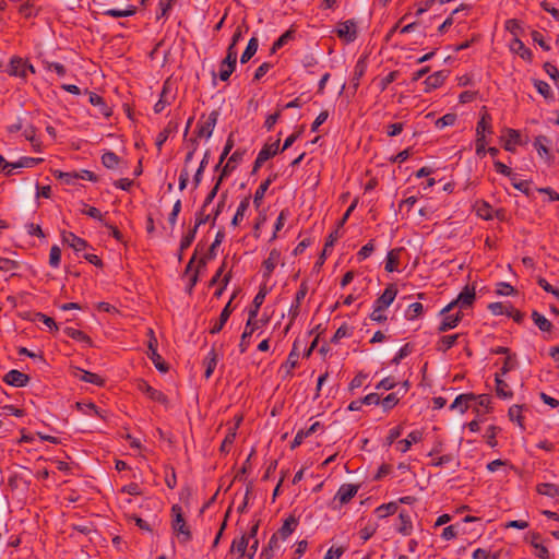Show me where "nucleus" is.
Returning <instances> with one entry per match:
<instances>
[{"label":"nucleus","instance_id":"nucleus-16","mask_svg":"<svg viewBox=\"0 0 559 559\" xmlns=\"http://www.w3.org/2000/svg\"><path fill=\"white\" fill-rule=\"evenodd\" d=\"M447 78L448 73L444 70L437 71L431 75L427 76V79L424 82L425 92H430L432 90L440 87L444 83Z\"/></svg>","mask_w":559,"mask_h":559},{"label":"nucleus","instance_id":"nucleus-59","mask_svg":"<svg viewBox=\"0 0 559 559\" xmlns=\"http://www.w3.org/2000/svg\"><path fill=\"white\" fill-rule=\"evenodd\" d=\"M455 121H456V115L449 112V114H445L444 116H442L441 118H439L435 124H436L437 129L441 130L445 127L453 126L455 123Z\"/></svg>","mask_w":559,"mask_h":559},{"label":"nucleus","instance_id":"nucleus-40","mask_svg":"<svg viewBox=\"0 0 559 559\" xmlns=\"http://www.w3.org/2000/svg\"><path fill=\"white\" fill-rule=\"evenodd\" d=\"M461 334L444 335L437 343V350L447 353L454 346Z\"/></svg>","mask_w":559,"mask_h":559},{"label":"nucleus","instance_id":"nucleus-19","mask_svg":"<svg viewBox=\"0 0 559 559\" xmlns=\"http://www.w3.org/2000/svg\"><path fill=\"white\" fill-rule=\"evenodd\" d=\"M27 61L21 57H13L10 61L8 73L12 76L26 78Z\"/></svg>","mask_w":559,"mask_h":559},{"label":"nucleus","instance_id":"nucleus-6","mask_svg":"<svg viewBox=\"0 0 559 559\" xmlns=\"http://www.w3.org/2000/svg\"><path fill=\"white\" fill-rule=\"evenodd\" d=\"M493 133L492 118L486 107L480 110V117L476 126V139L486 140V135Z\"/></svg>","mask_w":559,"mask_h":559},{"label":"nucleus","instance_id":"nucleus-60","mask_svg":"<svg viewBox=\"0 0 559 559\" xmlns=\"http://www.w3.org/2000/svg\"><path fill=\"white\" fill-rule=\"evenodd\" d=\"M424 311V307L420 302H413L408 306L406 310L407 320H415L418 318Z\"/></svg>","mask_w":559,"mask_h":559},{"label":"nucleus","instance_id":"nucleus-5","mask_svg":"<svg viewBox=\"0 0 559 559\" xmlns=\"http://www.w3.org/2000/svg\"><path fill=\"white\" fill-rule=\"evenodd\" d=\"M219 112L218 110H213L209 114V116L205 118L204 115L201 116L200 121L198 123L197 128V136L198 138H211L214 128L217 123Z\"/></svg>","mask_w":559,"mask_h":559},{"label":"nucleus","instance_id":"nucleus-49","mask_svg":"<svg viewBox=\"0 0 559 559\" xmlns=\"http://www.w3.org/2000/svg\"><path fill=\"white\" fill-rule=\"evenodd\" d=\"M522 409L523 407L521 405H512L509 408L508 416L510 420L516 421L521 429H525L523 424Z\"/></svg>","mask_w":559,"mask_h":559},{"label":"nucleus","instance_id":"nucleus-32","mask_svg":"<svg viewBox=\"0 0 559 559\" xmlns=\"http://www.w3.org/2000/svg\"><path fill=\"white\" fill-rule=\"evenodd\" d=\"M399 519H400L401 524L396 528L397 532L404 536L411 535L412 531H413V523H412L409 514L405 511H402L399 514Z\"/></svg>","mask_w":559,"mask_h":559},{"label":"nucleus","instance_id":"nucleus-8","mask_svg":"<svg viewBox=\"0 0 559 559\" xmlns=\"http://www.w3.org/2000/svg\"><path fill=\"white\" fill-rule=\"evenodd\" d=\"M397 295V288L394 284H389L384 292L376 299L373 306L379 310L388 309Z\"/></svg>","mask_w":559,"mask_h":559},{"label":"nucleus","instance_id":"nucleus-24","mask_svg":"<svg viewBox=\"0 0 559 559\" xmlns=\"http://www.w3.org/2000/svg\"><path fill=\"white\" fill-rule=\"evenodd\" d=\"M496 394L502 400H509L513 396V391L509 388L508 383L502 380L499 373L495 377Z\"/></svg>","mask_w":559,"mask_h":559},{"label":"nucleus","instance_id":"nucleus-35","mask_svg":"<svg viewBox=\"0 0 559 559\" xmlns=\"http://www.w3.org/2000/svg\"><path fill=\"white\" fill-rule=\"evenodd\" d=\"M341 237L340 235V231H338V228H336L335 230H333L329 237L326 238L325 240V243H324V247H323V250L319 257V262L320 263H323L325 258H326V254L329 253V251L331 250V248H333L334 243L337 241V239Z\"/></svg>","mask_w":559,"mask_h":559},{"label":"nucleus","instance_id":"nucleus-22","mask_svg":"<svg viewBox=\"0 0 559 559\" xmlns=\"http://www.w3.org/2000/svg\"><path fill=\"white\" fill-rule=\"evenodd\" d=\"M88 96H90L88 97L90 103L93 106L98 107L99 114H102L105 117L111 116L110 107L106 104L105 99L100 95H98L94 92H90Z\"/></svg>","mask_w":559,"mask_h":559},{"label":"nucleus","instance_id":"nucleus-62","mask_svg":"<svg viewBox=\"0 0 559 559\" xmlns=\"http://www.w3.org/2000/svg\"><path fill=\"white\" fill-rule=\"evenodd\" d=\"M236 439V429H230L228 431V433L225 436L222 444H221V452H225V453H228L229 452V448L231 447V444L234 443Z\"/></svg>","mask_w":559,"mask_h":559},{"label":"nucleus","instance_id":"nucleus-29","mask_svg":"<svg viewBox=\"0 0 559 559\" xmlns=\"http://www.w3.org/2000/svg\"><path fill=\"white\" fill-rule=\"evenodd\" d=\"M507 139L503 144V148L509 152H513L515 145L521 143V134L518 130L507 129Z\"/></svg>","mask_w":559,"mask_h":559},{"label":"nucleus","instance_id":"nucleus-39","mask_svg":"<svg viewBox=\"0 0 559 559\" xmlns=\"http://www.w3.org/2000/svg\"><path fill=\"white\" fill-rule=\"evenodd\" d=\"M259 47V40L257 37H251L248 45L240 57L241 63H247L257 52Z\"/></svg>","mask_w":559,"mask_h":559},{"label":"nucleus","instance_id":"nucleus-61","mask_svg":"<svg viewBox=\"0 0 559 559\" xmlns=\"http://www.w3.org/2000/svg\"><path fill=\"white\" fill-rule=\"evenodd\" d=\"M61 261V250L55 245L50 248L49 252V265L53 269L59 267Z\"/></svg>","mask_w":559,"mask_h":559},{"label":"nucleus","instance_id":"nucleus-46","mask_svg":"<svg viewBox=\"0 0 559 559\" xmlns=\"http://www.w3.org/2000/svg\"><path fill=\"white\" fill-rule=\"evenodd\" d=\"M135 8L133 5H129L124 10L119 9H108L104 12V15L111 16V17H127L132 16L135 14Z\"/></svg>","mask_w":559,"mask_h":559},{"label":"nucleus","instance_id":"nucleus-4","mask_svg":"<svg viewBox=\"0 0 559 559\" xmlns=\"http://www.w3.org/2000/svg\"><path fill=\"white\" fill-rule=\"evenodd\" d=\"M147 336H148V343H147V347H148V352H147V356L148 358L152 360V362L154 364L155 368L165 373L169 370V366L168 364L162 358V356L157 353V338L154 334V331L152 329H148L147 331Z\"/></svg>","mask_w":559,"mask_h":559},{"label":"nucleus","instance_id":"nucleus-3","mask_svg":"<svg viewBox=\"0 0 559 559\" xmlns=\"http://www.w3.org/2000/svg\"><path fill=\"white\" fill-rule=\"evenodd\" d=\"M475 298H476V296H475V288L474 287L471 288L469 286H465L464 289L459 294L456 299H454L449 305H447L440 311V313L441 314L448 313V312H450L455 307H459L460 309L471 308L473 306L474 301H475Z\"/></svg>","mask_w":559,"mask_h":559},{"label":"nucleus","instance_id":"nucleus-42","mask_svg":"<svg viewBox=\"0 0 559 559\" xmlns=\"http://www.w3.org/2000/svg\"><path fill=\"white\" fill-rule=\"evenodd\" d=\"M102 164L108 169H115L120 164V157L116 153L107 151L102 155Z\"/></svg>","mask_w":559,"mask_h":559},{"label":"nucleus","instance_id":"nucleus-51","mask_svg":"<svg viewBox=\"0 0 559 559\" xmlns=\"http://www.w3.org/2000/svg\"><path fill=\"white\" fill-rule=\"evenodd\" d=\"M533 83L535 88L542 96H544L546 99H554V94L547 82L542 80H534Z\"/></svg>","mask_w":559,"mask_h":559},{"label":"nucleus","instance_id":"nucleus-27","mask_svg":"<svg viewBox=\"0 0 559 559\" xmlns=\"http://www.w3.org/2000/svg\"><path fill=\"white\" fill-rule=\"evenodd\" d=\"M75 376L79 377L80 380L95 384L97 386H103L105 383V380L99 374L80 368L78 369V373H75Z\"/></svg>","mask_w":559,"mask_h":559},{"label":"nucleus","instance_id":"nucleus-2","mask_svg":"<svg viewBox=\"0 0 559 559\" xmlns=\"http://www.w3.org/2000/svg\"><path fill=\"white\" fill-rule=\"evenodd\" d=\"M171 514L174 516L171 523L174 532L178 535L180 543L187 544L192 539V533L183 519L182 508L179 504H174Z\"/></svg>","mask_w":559,"mask_h":559},{"label":"nucleus","instance_id":"nucleus-30","mask_svg":"<svg viewBox=\"0 0 559 559\" xmlns=\"http://www.w3.org/2000/svg\"><path fill=\"white\" fill-rule=\"evenodd\" d=\"M549 142L546 135H538L535 138L534 147L536 148L538 155L544 157L546 160L550 159V153L547 147V143Z\"/></svg>","mask_w":559,"mask_h":559},{"label":"nucleus","instance_id":"nucleus-56","mask_svg":"<svg viewBox=\"0 0 559 559\" xmlns=\"http://www.w3.org/2000/svg\"><path fill=\"white\" fill-rule=\"evenodd\" d=\"M19 12L25 19H29L32 16L37 15V11L34 8L33 0H27L26 2L22 3L19 8Z\"/></svg>","mask_w":559,"mask_h":559},{"label":"nucleus","instance_id":"nucleus-25","mask_svg":"<svg viewBox=\"0 0 559 559\" xmlns=\"http://www.w3.org/2000/svg\"><path fill=\"white\" fill-rule=\"evenodd\" d=\"M402 248L392 249L386 254L385 266L384 270L389 273L397 270L400 264V254L402 252Z\"/></svg>","mask_w":559,"mask_h":559},{"label":"nucleus","instance_id":"nucleus-20","mask_svg":"<svg viewBox=\"0 0 559 559\" xmlns=\"http://www.w3.org/2000/svg\"><path fill=\"white\" fill-rule=\"evenodd\" d=\"M443 316H444V318H443L442 322L440 323V325L438 326V331L440 333L447 332L449 330L456 328L457 324L460 323V321L462 320V314L460 311L455 314H449V312L443 313Z\"/></svg>","mask_w":559,"mask_h":559},{"label":"nucleus","instance_id":"nucleus-55","mask_svg":"<svg viewBox=\"0 0 559 559\" xmlns=\"http://www.w3.org/2000/svg\"><path fill=\"white\" fill-rule=\"evenodd\" d=\"M24 138L32 143V146L37 150L40 145L39 140L36 138V129L34 126L28 124L23 129Z\"/></svg>","mask_w":559,"mask_h":559},{"label":"nucleus","instance_id":"nucleus-15","mask_svg":"<svg viewBox=\"0 0 559 559\" xmlns=\"http://www.w3.org/2000/svg\"><path fill=\"white\" fill-rule=\"evenodd\" d=\"M474 400H476V394L474 393L460 394L450 405V409H459L461 414H464L468 409L471 402Z\"/></svg>","mask_w":559,"mask_h":559},{"label":"nucleus","instance_id":"nucleus-58","mask_svg":"<svg viewBox=\"0 0 559 559\" xmlns=\"http://www.w3.org/2000/svg\"><path fill=\"white\" fill-rule=\"evenodd\" d=\"M225 234L223 230L216 233L215 239L212 242L209 251L205 253L207 259H214L216 255V248L223 242Z\"/></svg>","mask_w":559,"mask_h":559},{"label":"nucleus","instance_id":"nucleus-64","mask_svg":"<svg viewBox=\"0 0 559 559\" xmlns=\"http://www.w3.org/2000/svg\"><path fill=\"white\" fill-rule=\"evenodd\" d=\"M545 72L556 82V83H559V70L558 68L550 63V62H545L544 66H543Z\"/></svg>","mask_w":559,"mask_h":559},{"label":"nucleus","instance_id":"nucleus-13","mask_svg":"<svg viewBox=\"0 0 559 559\" xmlns=\"http://www.w3.org/2000/svg\"><path fill=\"white\" fill-rule=\"evenodd\" d=\"M308 293V284L304 281L295 296V302L289 309L290 323L298 317L300 310V304Z\"/></svg>","mask_w":559,"mask_h":559},{"label":"nucleus","instance_id":"nucleus-53","mask_svg":"<svg viewBox=\"0 0 559 559\" xmlns=\"http://www.w3.org/2000/svg\"><path fill=\"white\" fill-rule=\"evenodd\" d=\"M476 213L480 218H483L485 221H490L493 218V209L489 203H487L485 201H483L477 206Z\"/></svg>","mask_w":559,"mask_h":559},{"label":"nucleus","instance_id":"nucleus-11","mask_svg":"<svg viewBox=\"0 0 559 559\" xmlns=\"http://www.w3.org/2000/svg\"><path fill=\"white\" fill-rule=\"evenodd\" d=\"M358 489L359 485L343 484L338 488L334 499H337L341 504H346L356 496Z\"/></svg>","mask_w":559,"mask_h":559},{"label":"nucleus","instance_id":"nucleus-21","mask_svg":"<svg viewBox=\"0 0 559 559\" xmlns=\"http://www.w3.org/2000/svg\"><path fill=\"white\" fill-rule=\"evenodd\" d=\"M423 439V432L419 430H414L408 433L405 439H402L397 442V449L405 453L407 452L413 443H417Z\"/></svg>","mask_w":559,"mask_h":559},{"label":"nucleus","instance_id":"nucleus-33","mask_svg":"<svg viewBox=\"0 0 559 559\" xmlns=\"http://www.w3.org/2000/svg\"><path fill=\"white\" fill-rule=\"evenodd\" d=\"M178 121L170 120L165 127V129L157 135L156 145L160 148L162 145L167 141L169 134L176 132L178 130Z\"/></svg>","mask_w":559,"mask_h":559},{"label":"nucleus","instance_id":"nucleus-43","mask_svg":"<svg viewBox=\"0 0 559 559\" xmlns=\"http://www.w3.org/2000/svg\"><path fill=\"white\" fill-rule=\"evenodd\" d=\"M396 511H397V503L392 501L389 503H383V504L379 506L378 508H376L374 513L377 514V516L379 519H384L389 515L394 514Z\"/></svg>","mask_w":559,"mask_h":559},{"label":"nucleus","instance_id":"nucleus-23","mask_svg":"<svg viewBox=\"0 0 559 559\" xmlns=\"http://www.w3.org/2000/svg\"><path fill=\"white\" fill-rule=\"evenodd\" d=\"M319 427H320V423H319V421H316V423H313V424H312L308 429H306V430L300 429V430L296 433V436H295L294 440L292 441V443H290V449H292V450H294V449H296L297 447H299V445L302 443V441H304L307 437H309V436H311L312 433H314V432L318 430V428H319Z\"/></svg>","mask_w":559,"mask_h":559},{"label":"nucleus","instance_id":"nucleus-1","mask_svg":"<svg viewBox=\"0 0 559 559\" xmlns=\"http://www.w3.org/2000/svg\"><path fill=\"white\" fill-rule=\"evenodd\" d=\"M225 200H226V193H223L221 195V200L218 201V203L212 214H204L203 211L197 212L194 226L189 229L187 235H185L180 241L179 249L181 252H183L191 246V243L193 242V240L195 238L198 228L201 225H203L210 221H211L212 226L215 225L217 217L219 216V214L222 213V211L224 209Z\"/></svg>","mask_w":559,"mask_h":559},{"label":"nucleus","instance_id":"nucleus-37","mask_svg":"<svg viewBox=\"0 0 559 559\" xmlns=\"http://www.w3.org/2000/svg\"><path fill=\"white\" fill-rule=\"evenodd\" d=\"M299 353L297 350L296 343H294L293 349L288 354V357L282 368L286 369V374L292 377V370L298 365Z\"/></svg>","mask_w":559,"mask_h":559},{"label":"nucleus","instance_id":"nucleus-28","mask_svg":"<svg viewBox=\"0 0 559 559\" xmlns=\"http://www.w3.org/2000/svg\"><path fill=\"white\" fill-rule=\"evenodd\" d=\"M510 48L512 51L518 53L522 59L527 60V61L532 60V57H533L532 51L525 47L524 43L521 39L514 38L511 41Z\"/></svg>","mask_w":559,"mask_h":559},{"label":"nucleus","instance_id":"nucleus-36","mask_svg":"<svg viewBox=\"0 0 559 559\" xmlns=\"http://www.w3.org/2000/svg\"><path fill=\"white\" fill-rule=\"evenodd\" d=\"M532 320L542 332H551L554 326L552 323L538 311L534 310L532 312Z\"/></svg>","mask_w":559,"mask_h":559},{"label":"nucleus","instance_id":"nucleus-45","mask_svg":"<svg viewBox=\"0 0 559 559\" xmlns=\"http://www.w3.org/2000/svg\"><path fill=\"white\" fill-rule=\"evenodd\" d=\"M295 37V29L289 28L284 34H282L272 45V52H275L276 50L281 49L284 45H286L289 40L294 39Z\"/></svg>","mask_w":559,"mask_h":559},{"label":"nucleus","instance_id":"nucleus-57","mask_svg":"<svg viewBox=\"0 0 559 559\" xmlns=\"http://www.w3.org/2000/svg\"><path fill=\"white\" fill-rule=\"evenodd\" d=\"M53 176L57 179H60L66 185H74L76 179V171H61V170H55Z\"/></svg>","mask_w":559,"mask_h":559},{"label":"nucleus","instance_id":"nucleus-18","mask_svg":"<svg viewBox=\"0 0 559 559\" xmlns=\"http://www.w3.org/2000/svg\"><path fill=\"white\" fill-rule=\"evenodd\" d=\"M255 329H257V321L248 319L246 326H245V331L241 335L240 343H239V349H240L241 354L247 352V349L250 345V337H251L252 333L255 331Z\"/></svg>","mask_w":559,"mask_h":559},{"label":"nucleus","instance_id":"nucleus-10","mask_svg":"<svg viewBox=\"0 0 559 559\" xmlns=\"http://www.w3.org/2000/svg\"><path fill=\"white\" fill-rule=\"evenodd\" d=\"M236 294L234 293L229 301L226 304V306L223 308L218 320L215 321L213 326L210 329L211 334H216L222 331L226 322L228 321L234 308L231 307V302L235 299Z\"/></svg>","mask_w":559,"mask_h":559},{"label":"nucleus","instance_id":"nucleus-31","mask_svg":"<svg viewBox=\"0 0 559 559\" xmlns=\"http://www.w3.org/2000/svg\"><path fill=\"white\" fill-rule=\"evenodd\" d=\"M265 296H266V290L264 288H261L252 301V306L249 309V318L248 319L255 320V318L259 313V310L265 299Z\"/></svg>","mask_w":559,"mask_h":559},{"label":"nucleus","instance_id":"nucleus-50","mask_svg":"<svg viewBox=\"0 0 559 559\" xmlns=\"http://www.w3.org/2000/svg\"><path fill=\"white\" fill-rule=\"evenodd\" d=\"M216 365H217V356L215 354V350L212 349L205 358L206 368H205L204 377L206 379H209L213 374Z\"/></svg>","mask_w":559,"mask_h":559},{"label":"nucleus","instance_id":"nucleus-12","mask_svg":"<svg viewBox=\"0 0 559 559\" xmlns=\"http://www.w3.org/2000/svg\"><path fill=\"white\" fill-rule=\"evenodd\" d=\"M3 381L9 385L23 388L28 383L29 377L26 373L12 369L5 373Z\"/></svg>","mask_w":559,"mask_h":559},{"label":"nucleus","instance_id":"nucleus-54","mask_svg":"<svg viewBox=\"0 0 559 559\" xmlns=\"http://www.w3.org/2000/svg\"><path fill=\"white\" fill-rule=\"evenodd\" d=\"M559 490V486H556L554 484L543 483L537 485V492L543 496L548 497H557Z\"/></svg>","mask_w":559,"mask_h":559},{"label":"nucleus","instance_id":"nucleus-34","mask_svg":"<svg viewBox=\"0 0 559 559\" xmlns=\"http://www.w3.org/2000/svg\"><path fill=\"white\" fill-rule=\"evenodd\" d=\"M250 206V197H245L238 207H237V211H236V214L234 215L233 219H231V226L236 227L239 225V223L243 219V216H245V213L247 212V210L249 209Z\"/></svg>","mask_w":559,"mask_h":559},{"label":"nucleus","instance_id":"nucleus-7","mask_svg":"<svg viewBox=\"0 0 559 559\" xmlns=\"http://www.w3.org/2000/svg\"><path fill=\"white\" fill-rule=\"evenodd\" d=\"M336 34L346 43H353L357 38V23L354 20L340 22Z\"/></svg>","mask_w":559,"mask_h":559},{"label":"nucleus","instance_id":"nucleus-63","mask_svg":"<svg viewBox=\"0 0 559 559\" xmlns=\"http://www.w3.org/2000/svg\"><path fill=\"white\" fill-rule=\"evenodd\" d=\"M377 524H368L359 531V536L362 542L370 539L377 531Z\"/></svg>","mask_w":559,"mask_h":559},{"label":"nucleus","instance_id":"nucleus-14","mask_svg":"<svg viewBox=\"0 0 559 559\" xmlns=\"http://www.w3.org/2000/svg\"><path fill=\"white\" fill-rule=\"evenodd\" d=\"M63 242L68 243L74 251L80 252L85 250L88 247V243L85 239L76 236L71 231L62 233Z\"/></svg>","mask_w":559,"mask_h":559},{"label":"nucleus","instance_id":"nucleus-44","mask_svg":"<svg viewBox=\"0 0 559 559\" xmlns=\"http://www.w3.org/2000/svg\"><path fill=\"white\" fill-rule=\"evenodd\" d=\"M63 333H64L67 336L71 337V338H73V340H75V341H79V342H85V343H87L88 345H91V344H92V340H91V337H90L88 335H86V334H85L83 331H81V330H76V329H74V328H70V326H68V328H66V329L63 330Z\"/></svg>","mask_w":559,"mask_h":559},{"label":"nucleus","instance_id":"nucleus-47","mask_svg":"<svg viewBox=\"0 0 559 559\" xmlns=\"http://www.w3.org/2000/svg\"><path fill=\"white\" fill-rule=\"evenodd\" d=\"M32 321L43 322L51 332H57L59 330L55 320L41 312H35Z\"/></svg>","mask_w":559,"mask_h":559},{"label":"nucleus","instance_id":"nucleus-9","mask_svg":"<svg viewBox=\"0 0 559 559\" xmlns=\"http://www.w3.org/2000/svg\"><path fill=\"white\" fill-rule=\"evenodd\" d=\"M136 388L139 391L146 394L154 402L164 405L168 403L167 396L162 391L154 389L144 380H139Z\"/></svg>","mask_w":559,"mask_h":559},{"label":"nucleus","instance_id":"nucleus-48","mask_svg":"<svg viewBox=\"0 0 559 559\" xmlns=\"http://www.w3.org/2000/svg\"><path fill=\"white\" fill-rule=\"evenodd\" d=\"M401 397L399 396V392H393L388 394L384 399H382L380 405L382 406L384 412H389L390 409L397 405Z\"/></svg>","mask_w":559,"mask_h":559},{"label":"nucleus","instance_id":"nucleus-26","mask_svg":"<svg viewBox=\"0 0 559 559\" xmlns=\"http://www.w3.org/2000/svg\"><path fill=\"white\" fill-rule=\"evenodd\" d=\"M298 520L294 515H289L281 526V528L277 531V535L282 539H286L297 527Z\"/></svg>","mask_w":559,"mask_h":559},{"label":"nucleus","instance_id":"nucleus-52","mask_svg":"<svg viewBox=\"0 0 559 559\" xmlns=\"http://www.w3.org/2000/svg\"><path fill=\"white\" fill-rule=\"evenodd\" d=\"M539 537H540V535L538 533H533L531 544L534 548L537 549V556L539 558L549 559V551H548L547 547H545L544 545H542L537 542L539 539Z\"/></svg>","mask_w":559,"mask_h":559},{"label":"nucleus","instance_id":"nucleus-41","mask_svg":"<svg viewBox=\"0 0 559 559\" xmlns=\"http://www.w3.org/2000/svg\"><path fill=\"white\" fill-rule=\"evenodd\" d=\"M248 545L249 537H247L246 534H242L240 538L233 540L230 551H237L239 554V557H243L247 554Z\"/></svg>","mask_w":559,"mask_h":559},{"label":"nucleus","instance_id":"nucleus-38","mask_svg":"<svg viewBox=\"0 0 559 559\" xmlns=\"http://www.w3.org/2000/svg\"><path fill=\"white\" fill-rule=\"evenodd\" d=\"M280 152V139H277L273 143H266L259 152L261 158L265 162L272 157H274Z\"/></svg>","mask_w":559,"mask_h":559},{"label":"nucleus","instance_id":"nucleus-17","mask_svg":"<svg viewBox=\"0 0 559 559\" xmlns=\"http://www.w3.org/2000/svg\"><path fill=\"white\" fill-rule=\"evenodd\" d=\"M277 178V174L270 175L255 190V193L253 195V205L258 210L260 209L264 194L267 191L271 183Z\"/></svg>","mask_w":559,"mask_h":559}]
</instances>
